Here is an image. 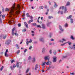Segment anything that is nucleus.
Wrapping results in <instances>:
<instances>
[{
    "label": "nucleus",
    "mask_w": 75,
    "mask_h": 75,
    "mask_svg": "<svg viewBox=\"0 0 75 75\" xmlns=\"http://www.w3.org/2000/svg\"><path fill=\"white\" fill-rule=\"evenodd\" d=\"M10 68H11V70H13V68H12V67L11 66Z\"/></svg>",
    "instance_id": "61"
},
{
    "label": "nucleus",
    "mask_w": 75,
    "mask_h": 75,
    "mask_svg": "<svg viewBox=\"0 0 75 75\" xmlns=\"http://www.w3.org/2000/svg\"><path fill=\"white\" fill-rule=\"evenodd\" d=\"M35 68L36 71H37V69L38 68V65L36 64L35 66Z\"/></svg>",
    "instance_id": "11"
},
{
    "label": "nucleus",
    "mask_w": 75,
    "mask_h": 75,
    "mask_svg": "<svg viewBox=\"0 0 75 75\" xmlns=\"http://www.w3.org/2000/svg\"><path fill=\"white\" fill-rule=\"evenodd\" d=\"M66 57H67V56H63V58H66Z\"/></svg>",
    "instance_id": "62"
},
{
    "label": "nucleus",
    "mask_w": 75,
    "mask_h": 75,
    "mask_svg": "<svg viewBox=\"0 0 75 75\" xmlns=\"http://www.w3.org/2000/svg\"><path fill=\"white\" fill-rule=\"evenodd\" d=\"M32 25H33V26H35L36 25V23H33L32 24Z\"/></svg>",
    "instance_id": "29"
},
{
    "label": "nucleus",
    "mask_w": 75,
    "mask_h": 75,
    "mask_svg": "<svg viewBox=\"0 0 75 75\" xmlns=\"http://www.w3.org/2000/svg\"><path fill=\"white\" fill-rule=\"evenodd\" d=\"M5 10L6 11H10V9L8 8H6L5 9Z\"/></svg>",
    "instance_id": "18"
},
{
    "label": "nucleus",
    "mask_w": 75,
    "mask_h": 75,
    "mask_svg": "<svg viewBox=\"0 0 75 75\" xmlns=\"http://www.w3.org/2000/svg\"><path fill=\"white\" fill-rule=\"evenodd\" d=\"M45 8H47V6H45Z\"/></svg>",
    "instance_id": "60"
},
{
    "label": "nucleus",
    "mask_w": 75,
    "mask_h": 75,
    "mask_svg": "<svg viewBox=\"0 0 75 75\" xmlns=\"http://www.w3.org/2000/svg\"><path fill=\"white\" fill-rule=\"evenodd\" d=\"M33 16H31L30 17V18H31V19H33Z\"/></svg>",
    "instance_id": "55"
},
{
    "label": "nucleus",
    "mask_w": 75,
    "mask_h": 75,
    "mask_svg": "<svg viewBox=\"0 0 75 75\" xmlns=\"http://www.w3.org/2000/svg\"><path fill=\"white\" fill-rule=\"evenodd\" d=\"M54 7H58V6L57 5L56 3L54 2Z\"/></svg>",
    "instance_id": "17"
},
{
    "label": "nucleus",
    "mask_w": 75,
    "mask_h": 75,
    "mask_svg": "<svg viewBox=\"0 0 75 75\" xmlns=\"http://www.w3.org/2000/svg\"><path fill=\"white\" fill-rule=\"evenodd\" d=\"M47 63H46V62H45L43 63H42L41 64L42 67H43V68H45V64H46Z\"/></svg>",
    "instance_id": "3"
},
{
    "label": "nucleus",
    "mask_w": 75,
    "mask_h": 75,
    "mask_svg": "<svg viewBox=\"0 0 75 75\" xmlns=\"http://www.w3.org/2000/svg\"><path fill=\"white\" fill-rule=\"evenodd\" d=\"M27 51V50L25 49L24 50V52H26Z\"/></svg>",
    "instance_id": "42"
},
{
    "label": "nucleus",
    "mask_w": 75,
    "mask_h": 75,
    "mask_svg": "<svg viewBox=\"0 0 75 75\" xmlns=\"http://www.w3.org/2000/svg\"><path fill=\"white\" fill-rule=\"evenodd\" d=\"M26 43V44H27V45H28L29 43V42H27Z\"/></svg>",
    "instance_id": "46"
},
{
    "label": "nucleus",
    "mask_w": 75,
    "mask_h": 75,
    "mask_svg": "<svg viewBox=\"0 0 75 75\" xmlns=\"http://www.w3.org/2000/svg\"><path fill=\"white\" fill-rule=\"evenodd\" d=\"M16 30V28H13L12 30V35H14V31Z\"/></svg>",
    "instance_id": "7"
},
{
    "label": "nucleus",
    "mask_w": 75,
    "mask_h": 75,
    "mask_svg": "<svg viewBox=\"0 0 75 75\" xmlns=\"http://www.w3.org/2000/svg\"><path fill=\"white\" fill-rule=\"evenodd\" d=\"M51 52H52V50H50L49 51V52L50 53V54H51L52 53Z\"/></svg>",
    "instance_id": "56"
},
{
    "label": "nucleus",
    "mask_w": 75,
    "mask_h": 75,
    "mask_svg": "<svg viewBox=\"0 0 75 75\" xmlns=\"http://www.w3.org/2000/svg\"><path fill=\"white\" fill-rule=\"evenodd\" d=\"M64 26L65 27H68V24L67 23H66Z\"/></svg>",
    "instance_id": "38"
},
{
    "label": "nucleus",
    "mask_w": 75,
    "mask_h": 75,
    "mask_svg": "<svg viewBox=\"0 0 75 75\" xmlns=\"http://www.w3.org/2000/svg\"><path fill=\"white\" fill-rule=\"evenodd\" d=\"M4 17H5V15H2V18H4Z\"/></svg>",
    "instance_id": "41"
},
{
    "label": "nucleus",
    "mask_w": 75,
    "mask_h": 75,
    "mask_svg": "<svg viewBox=\"0 0 75 75\" xmlns=\"http://www.w3.org/2000/svg\"><path fill=\"white\" fill-rule=\"evenodd\" d=\"M3 68H4V67L3 66L1 67L0 69V71H2V70L3 69Z\"/></svg>",
    "instance_id": "13"
},
{
    "label": "nucleus",
    "mask_w": 75,
    "mask_h": 75,
    "mask_svg": "<svg viewBox=\"0 0 75 75\" xmlns=\"http://www.w3.org/2000/svg\"><path fill=\"white\" fill-rule=\"evenodd\" d=\"M24 24L26 28H28V24L27 23L24 22Z\"/></svg>",
    "instance_id": "9"
},
{
    "label": "nucleus",
    "mask_w": 75,
    "mask_h": 75,
    "mask_svg": "<svg viewBox=\"0 0 75 75\" xmlns=\"http://www.w3.org/2000/svg\"><path fill=\"white\" fill-rule=\"evenodd\" d=\"M70 20H71L70 21L71 23H73V19H71Z\"/></svg>",
    "instance_id": "31"
},
{
    "label": "nucleus",
    "mask_w": 75,
    "mask_h": 75,
    "mask_svg": "<svg viewBox=\"0 0 75 75\" xmlns=\"http://www.w3.org/2000/svg\"><path fill=\"white\" fill-rule=\"evenodd\" d=\"M70 74H71V75H75V74H74V73H70Z\"/></svg>",
    "instance_id": "43"
},
{
    "label": "nucleus",
    "mask_w": 75,
    "mask_h": 75,
    "mask_svg": "<svg viewBox=\"0 0 75 75\" xmlns=\"http://www.w3.org/2000/svg\"><path fill=\"white\" fill-rule=\"evenodd\" d=\"M14 34L15 35H16V36H18V34H17V30H15Z\"/></svg>",
    "instance_id": "12"
},
{
    "label": "nucleus",
    "mask_w": 75,
    "mask_h": 75,
    "mask_svg": "<svg viewBox=\"0 0 75 75\" xmlns=\"http://www.w3.org/2000/svg\"><path fill=\"white\" fill-rule=\"evenodd\" d=\"M71 38L73 40H74V37H73V36L72 35H71Z\"/></svg>",
    "instance_id": "34"
},
{
    "label": "nucleus",
    "mask_w": 75,
    "mask_h": 75,
    "mask_svg": "<svg viewBox=\"0 0 75 75\" xmlns=\"http://www.w3.org/2000/svg\"><path fill=\"white\" fill-rule=\"evenodd\" d=\"M16 65H14L13 66V68H16Z\"/></svg>",
    "instance_id": "51"
},
{
    "label": "nucleus",
    "mask_w": 75,
    "mask_h": 75,
    "mask_svg": "<svg viewBox=\"0 0 75 75\" xmlns=\"http://www.w3.org/2000/svg\"><path fill=\"white\" fill-rule=\"evenodd\" d=\"M31 57L29 56L28 58V61L30 60H31Z\"/></svg>",
    "instance_id": "27"
},
{
    "label": "nucleus",
    "mask_w": 75,
    "mask_h": 75,
    "mask_svg": "<svg viewBox=\"0 0 75 75\" xmlns=\"http://www.w3.org/2000/svg\"><path fill=\"white\" fill-rule=\"evenodd\" d=\"M57 57L53 58V62H55L57 61Z\"/></svg>",
    "instance_id": "8"
},
{
    "label": "nucleus",
    "mask_w": 75,
    "mask_h": 75,
    "mask_svg": "<svg viewBox=\"0 0 75 75\" xmlns=\"http://www.w3.org/2000/svg\"><path fill=\"white\" fill-rule=\"evenodd\" d=\"M40 8L41 9H43V6H40Z\"/></svg>",
    "instance_id": "39"
},
{
    "label": "nucleus",
    "mask_w": 75,
    "mask_h": 75,
    "mask_svg": "<svg viewBox=\"0 0 75 75\" xmlns=\"http://www.w3.org/2000/svg\"><path fill=\"white\" fill-rule=\"evenodd\" d=\"M32 21H33V20H30L28 22V23L30 24V23H31Z\"/></svg>",
    "instance_id": "28"
},
{
    "label": "nucleus",
    "mask_w": 75,
    "mask_h": 75,
    "mask_svg": "<svg viewBox=\"0 0 75 75\" xmlns=\"http://www.w3.org/2000/svg\"><path fill=\"white\" fill-rule=\"evenodd\" d=\"M33 40H31V39H30V41H29V42H32Z\"/></svg>",
    "instance_id": "49"
},
{
    "label": "nucleus",
    "mask_w": 75,
    "mask_h": 75,
    "mask_svg": "<svg viewBox=\"0 0 75 75\" xmlns=\"http://www.w3.org/2000/svg\"><path fill=\"white\" fill-rule=\"evenodd\" d=\"M61 14H63V11H61Z\"/></svg>",
    "instance_id": "57"
},
{
    "label": "nucleus",
    "mask_w": 75,
    "mask_h": 75,
    "mask_svg": "<svg viewBox=\"0 0 75 75\" xmlns=\"http://www.w3.org/2000/svg\"><path fill=\"white\" fill-rule=\"evenodd\" d=\"M35 61V58H33V62H34Z\"/></svg>",
    "instance_id": "33"
},
{
    "label": "nucleus",
    "mask_w": 75,
    "mask_h": 75,
    "mask_svg": "<svg viewBox=\"0 0 75 75\" xmlns=\"http://www.w3.org/2000/svg\"><path fill=\"white\" fill-rule=\"evenodd\" d=\"M26 75H31V73H30L28 74H27Z\"/></svg>",
    "instance_id": "63"
},
{
    "label": "nucleus",
    "mask_w": 75,
    "mask_h": 75,
    "mask_svg": "<svg viewBox=\"0 0 75 75\" xmlns=\"http://www.w3.org/2000/svg\"><path fill=\"white\" fill-rule=\"evenodd\" d=\"M37 27H38V28H41V25H37Z\"/></svg>",
    "instance_id": "30"
},
{
    "label": "nucleus",
    "mask_w": 75,
    "mask_h": 75,
    "mask_svg": "<svg viewBox=\"0 0 75 75\" xmlns=\"http://www.w3.org/2000/svg\"><path fill=\"white\" fill-rule=\"evenodd\" d=\"M16 47L17 49H19V47H18V45L17 44L16 45Z\"/></svg>",
    "instance_id": "25"
},
{
    "label": "nucleus",
    "mask_w": 75,
    "mask_h": 75,
    "mask_svg": "<svg viewBox=\"0 0 75 75\" xmlns=\"http://www.w3.org/2000/svg\"><path fill=\"white\" fill-rule=\"evenodd\" d=\"M59 28L60 30H61L62 31H64V30L62 29V27H61V25H59Z\"/></svg>",
    "instance_id": "10"
},
{
    "label": "nucleus",
    "mask_w": 75,
    "mask_h": 75,
    "mask_svg": "<svg viewBox=\"0 0 75 75\" xmlns=\"http://www.w3.org/2000/svg\"><path fill=\"white\" fill-rule=\"evenodd\" d=\"M62 41H60V42H63V41H66V40L63 38L62 39Z\"/></svg>",
    "instance_id": "22"
},
{
    "label": "nucleus",
    "mask_w": 75,
    "mask_h": 75,
    "mask_svg": "<svg viewBox=\"0 0 75 75\" xmlns=\"http://www.w3.org/2000/svg\"><path fill=\"white\" fill-rule=\"evenodd\" d=\"M48 3H49V4H50V5H51V2H50V1H49Z\"/></svg>",
    "instance_id": "58"
},
{
    "label": "nucleus",
    "mask_w": 75,
    "mask_h": 75,
    "mask_svg": "<svg viewBox=\"0 0 75 75\" xmlns=\"http://www.w3.org/2000/svg\"><path fill=\"white\" fill-rule=\"evenodd\" d=\"M26 15L27 17H30V15H29L28 13H27Z\"/></svg>",
    "instance_id": "37"
},
{
    "label": "nucleus",
    "mask_w": 75,
    "mask_h": 75,
    "mask_svg": "<svg viewBox=\"0 0 75 75\" xmlns=\"http://www.w3.org/2000/svg\"><path fill=\"white\" fill-rule=\"evenodd\" d=\"M50 68L49 67H48L47 69V70H50Z\"/></svg>",
    "instance_id": "64"
},
{
    "label": "nucleus",
    "mask_w": 75,
    "mask_h": 75,
    "mask_svg": "<svg viewBox=\"0 0 75 75\" xmlns=\"http://www.w3.org/2000/svg\"><path fill=\"white\" fill-rule=\"evenodd\" d=\"M6 36H7L6 35H5L4 37H3L4 39H5V38H6Z\"/></svg>",
    "instance_id": "47"
},
{
    "label": "nucleus",
    "mask_w": 75,
    "mask_h": 75,
    "mask_svg": "<svg viewBox=\"0 0 75 75\" xmlns=\"http://www.w3.org/2000/svg\"><path fill=\"white\" fill-rule=\"evenodd\" d=\"M71 17H72V15H70L69 17H68L67 18V19H69V18H71Z\"/></svg>",
    "instance_id": "19"
},
{
    "label": "nucleus",
    "mask_w": 75,
    "mask_h": 75,
    "mask_svg": "<svg viewBox=\"0 0 75 75\" xmlns=\"http://www.w3.org/2000/svg\"><path fill=\"white\" fill-rule=\"evenodd\" d=\"M32 48V47L31 46H30L29 48V49L31 50Z\"/></svg>",
    "instance_id": "52"
},
{
    "label": "nucleus",
    "mask_w": 75,
    "mask_h": 75,
    "mask_svg": "<svg viewBox=\"0 0 75 75\" xmlns=\"http://www.w3.org/2000/svg\"><path fill=\"white\" fill-rule=\"evenodd\" d=\"M46 65H51V62L49 61L46 63Z\"/></svg>",
    "instance_id": "5"
},
{
    "label": "nucleus",
    "mask_w": 75,
    "mask_h": 75,
    "mask_svg": "<svg viewBox=\"0 0 75 75\" xmlns=\"http://www.w3.org/2000/svg\"><path fill=\"white\" fill-rule=\"evenodd\" d=\"M19 66V63L18 62L16 64V67L18 68Z\"/></svg>",
    "instance_id": "23"
},
{
    "label": "nucleus",
    "mask_w": 75,
    "mask_h": 75,
    "mask_svg": "<svg viewBox=\"0 0 75 75\" xmlns=\"http://www.w3.org/2000/svg\"><path fill=\"white\" fill-rule=\"evenodd\" d=\"M42 28H43V29H45V25H42Z\"/></svg>",
    "instance_id": "15"
},
{
    "label": "nucleus",
    "mask_w": 75,
    "mask_h": 75,
    "mask_svg": "<svg viewBox=\"0 0 75 75\" xmlns=\"http://www.w3.org/2000/svg\"><path fill=\"white\" fill-rule=\"evenodd\" d=\"M45 48H43L42 49V52H45Z\"/></svg>",
    "instance_id": "21"
},
{
    "label": "nucleus",
    "mask_w": 75,
    "mask_h": 75,
    "mask_svg": "<svg viewBox=\"0 0 75 75\" xmlns=\"http://www.w3.org/2000/svg\"><path fill=\"white\" fill-rule=\"evenodd\" d=\"M41 20H42V21L44 19H43V17H41Z\"/></svg>",
    "instance_id": "48"
},
{
    "label": "nucleus",
    "mask_w": 75,
    "mask_h": 75,
    "mask_svg": "<svg viewBox=\"0 0 75 75\" xmlns=\"http://www.w3.org/2000/svg\"><path fill=\"white\" fill-rule=\"evenodd\" d=\"M11 40H8L6 42V45H9L10 44V42H11Z\"/></svg>",
    "instance_id": "2"
},
{
    "label": "nucleus",
    "mask_w": 75,
    "mask_h": 75,
    "mask_svg": "<svg viewBox=\"0 0 75 75\" xmlns=\"http://www.w3.org/2000/svg\"><path fill=\"white\" fill-rule=\"evenodd\" d=\"M54 55H56V51H54Z\"/></svg>",
    "instance_id": "44"
},
{
    "label": "nucleus",
    "mask_w": 75,
    "mask_h": 75,
    "mask_svg": "<svg viewBox=\"0 0 75 75\" xmlns=\"http://www.w3.org/2000/svg\"><path fill=\"white\" fill-rule=\"evenodd\" d=\"M49 59H50V57L48 56H45V60H49Z\"/></svg>",
    "instance_id": "6"
},
{
    "label": "nucleus",
    "mask_w": 75,
    "mask_h": 75,
    "mask_svg": "<svg viewBox=\"0 0 75 75\" xmlns=\"http://www.w3.org/2000/svg\"><path fill=\"white\" fill-rule=\"evenodd\" d=\"M66 44V43H65L64 44H61V46H63V45H65V44Z\"/></svg>",
    "instance_id": "40"
},
{
    "label": "nucleus",
    "mask_w": 75,
    "mask_h": 75,
    "mask_svg": "<svg viewBox=\"0 0 75 75\" xmlns=\"http://www.w3.org/2000/svg\"><path fill=\"white\" fill-rule=\"evenodd\" d=\"M20 6L19 5H18L17 7L16 8H15V4H13L12 7L11 8V11L10 12V15H12V16H10V17H12V16H13V15H14V10H17V11H16V14H19L20 12Z\"/></svg>",
    "instance_id": "1"
},
{
    "label": "nucleus",
    "mask_w": 75,
    "mask_h": 75,
    "mask_svg": "<svg viewBox=\"0 0 75 75\" xmlns=\"http://www.w3.org/2000/svg\"><path fill=\"white\" fill-rule=\"evenodd\" d=\"M64 8V6L60 7L59 8V9H62V10H63Z\"/></svg>",
    "instance_id": "14"
},
{
    "label": "nucleus",
    "mask_w": 75,
    "mask_h": 75,
    "mask_svg": "<svg viewBox=\"0 0 75 75\" xmlns=\"http://www.w3.org/2000/svg\"><path fill=\"white\" fill-rule=\"evenodd\" d=\"M39 18H40V17H39L38 18V23H39Z\"/></svg>",
    "instance_id": "50"
},
{
    "label": "nucleus",
    "mask_w": 75,
    "mask_h": 75,
    "mask_svg": "<svg viewBox=\"0 0 75 75\" xmlns=\"http://www.w3.org/2000/svg\"><path fill=\"white\" fill-rule=\"evenodd\" d=\"M7 52H8V49L6 50V52H5V57H8V55L7 54Z\"/></svg>",
    "instance_id": "4"
},
{
    "label": "nucleus",
    "mask_w": 75,
    "mask_h": 75,
    "mask_svg": "<svg viewBox=\"0 0 75 75\" xmlns=\"http://www.w3.org/2000/svg\"><path fill=\"white\" fill-rule=\"evenodd\" d=\"M30 70V68H28L27 69V70L26 71V73H27V72H28V71Z\"/></svg>",
    "instance_id": "32"
},
{
    "label": "nucleus",
    "mask_w": 75,
    "mask_h": 75,
    "mask_svg": "<svg viewBox=\"0 0 75 75\" xmlns=\"http://www.w3.org/2000/svg\"><path fill=\"white\" fill-rule=\"evenodd\" d=\"M22 31H23V32H25L26 31V29H23L22 30Z\"/></svg>",
    "instance_id": "36"
},
{
    "label": "nucleus",
    "mask_w": 75,
    "mask_h": 75,
    "mask_svg": "<svg viewBox=\"0 0 75 75\" xmlns=\"http://www.w3.org/2000/svg\"><path fill=\"white\" fill-rule=\"evenodd\" d=\"M20 50H18V51L17 52H18V53H20Z\"/></svg>",
    "instance_id": "59"
},
{
    "label": "nucleus",
    "mask_w": 75,
    "mask_h": 75,
    "mask_svg": "<svg viewBox=\"0 0 75 75\" xmlns=\"http://www.w3.org/2000/svg\"><path fill=\"white\" fill-rule=\"evenodd\" d=\"M40 41H42V42H43L44 40H43V39L42 38H41L40 39Z\"/></svg>",
    "instance_id": "24"
},
{
    "label": "nucleus",
    "mask_w": 75,
    "mask_h": 75,
    "mask_svg": "<svg viewBox=\"0 0 75 75\" xmlns=\"http://www.w3.org/2000/svg\"><path fill=\"white\" fill-rule=\"evenodd\" d=\"M64 12V13H67V8L66 7L65 8Z\"/></svg>",
    "instance_id": "20"
},
{
    "label": "nucleus",
    "mask_w": 75,
    "mask_h": 75,
    "mask_svg": "<svg viewBox=\"0 0 75 75\" xmlns=\"http://www.w3.org/2000/svg\"><path fill=\"white\" fill-rule=\"evenodd\" d=\"M21 26V24L19 23L18 24V27H20Z\"/></svg>",
    "instance_id": "54"
},
{
    "label": "nucleus",
    "mask_w": 75,
    "mask_h": 75,
    "mask_svg": "<svg viewBox=\"0 0 75 75\" xmlns=\"http://www.w3.org/2000/svg\"><path fill=\"white\" fill-rule=\"evenodd\" d=\"M53 18V17L52 16H49L48 17V18H49V19H51V18Z\"/></svg>",
    "instance_id": "35"
},
{
    "label": "nucleus",
    "mask_w": 75,
    "mask_h": 75,
    "mask_svg": "<svg viewBox=\"0 0 75 75\" xmlns=\"http://www.w3.org/2000/svg\"><path fill=\"white\" fill-rule=\"evenodd\" d=\"M48 11H49V9H48L47 10V12L45 13V14L47 15L48 13Z\"/></svg>",
    "instance_id": "26"
},
{
    "label": "nucleus",
    "mask_w": 75,
    "mask_h": 75,
    "mask_svg": "<svg viewBox=\"0 0 75 75\" xmlns=\"http://www.w3.org/2000/svg\"><path fill=\"white\" fill-rule=\"evenodd\" d=\"M70 4V3H69V2H67V4L66 5V6H69V5Z\"/></svg>",
    "instance_id": "16"
},
{
    "label": "nucleus",
    "mask_w": 75,
    "mask_h": 75,
    "mask_svg": "<svg viewBox=\"0 0 75 75\" xmlns=\"http://www.w3.org/2000/svg\"><path fill=\"white\" fill-rule=\"evenodd\" d=\"M51 35H52V33H50V37H51V36H52Z\"/></svg>",
    "instance_id": "45"
},
{
    "label": "nucleus",
    "mask_w": 75,
    "mask_h": 75,
    "mask_svg": "<svg viewBox=\"0 0 75 75\" xmlns=\"http://www.w3.org/2000/svg\"><path fill=\"white\" fill-rule=\"evenodd\" d=\"M14 60H12L11 62V63L12 64L14 62Z\"/></svg>",
    "instance_id": "53"
}]
</instances>
